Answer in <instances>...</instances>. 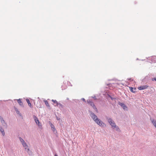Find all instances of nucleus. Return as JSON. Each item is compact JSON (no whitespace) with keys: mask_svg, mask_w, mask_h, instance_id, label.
I'll list each match as a JSON object with an SVG mask.
<instances>
[{"mask_svg":"<svg viewBox=\"0 0 156 156\" xmlns=\"http://www.w3.org/2000/svg\"><path fill=\"white\" fill-rule=\"evenodd\" d=\"M34 119L36 124H37L39 126L41 127L42 125L41 123L40 122L38 118L35 116H34Z\"/></svg>","mask_w":156,"mask_h":156,"instance_id":"7ed1b4c3","label":"nucleus"},{"mask_svg":"<svg viewBox=\"0 0 156 156\" xmlns=\"http://www.w3.org/2000/svg\"><path fill=\"white\" fill-rule=\"evenodd\" d=\"M50 126L52 130L53 131V132H55V129L54 125L51 123L50 124Z\"/></svg>","mask_w":156,"mask_h":156,"instance_id":"6e6552de","label":"nucleus"},{"mask_svg":"<svg viewBox=\"0 0 156 156\" xmlns=\"http://www.w3.org/2000/svg\"><path fill=\"white\" fill-rule=\"evenodd\" d=\"M3 136L4 135H5V132L4 131V130H2V131L1 132Z\"/></svg>","mask_w":156,"mask_h":156,"instance_id":"f3484780","label":"nucleus"},{"mask_svg":"<svg viewBox=\"0 0 156 156\" xmlns=\"http://www.w3.org/2000/svg\"><path fill=\"white\" fill-rule=\"evenodd\" d=\"M44 102L47 107H50V106L49 105V104L47 101L45 100V101H44Z\"/></svg>","mask_w":156,"mask_h":156,"instance_id":"f8f14e48","label":"nucleus"},{"mask_svg":"<svg viewBox=\"0 0 156 156\" xmlns=\"http://www.w3.org/2000/svg\"><path fill=\"white\" fill-rule=\"evenodd\" d=\"M130 91L132 92H133V93H135V90H133V88L132 87H130Z\"/></svg>","mask_w":156,"mask_h":156,"instance_id":"dca6fc26","label":"nucleus"},{"mask_svg":"<svg viewBox=\"0 0 156 156\" xmlns=\"http://www.w3.org/2000/svg\"><path fill=\"white\" fill-rule=\"evenodd\" d=\"M17 102L20 105H22V102L20 99L17 100Z\"/></svg>","mask_w":156,"mask_h":156,"instance_id":"9b49d317","label":"nucleus"},{"mask_svg":"<svg viewBox=\"0 0 156 156\" xmlns=\"http://www.w3.org/2000/svg\"><path fill=\"white\" fill-rule=\"evenodd\" d=\"M26 101L27 102L29 106L30 107H31V104L30 103L29 100L28 99H26Z\"/></svg>","mask_w":156,"mask_h":156,"instance_id":"9d476101","label":"nucleus"},{"mask_svg":"<svg viewBox=\"0 0 156 156\" xmlns=\"http://www.w3.org/2000/svg\"><path fill=\"white\" fill-rule=\"evenodd\" d=\"M108 122L112 126V127L113 128H116L118 129V127H116L115 124L114 123V122L111 119H108Z\"/></svg>","mask_w":156,"mask_h":156,"instance_id":"f03ea898","label":"nucleus"},{"mask_svg":"<svg viewBox=\"0 0 156 156\" xmlns=\"http://www.w3.org/2000/svg\"><path fill=\"white\" fill-rule=\"evenodd\" d=\"M82 100H83V101H85V99H84V98H83V99H82Z\"/></svg>","mask_w":156,"mask_h":156,"instance_id":"412c9836","label":"nucleus"},{"mask_svg":"<svg viewBox=\"0 0 156 156\" xmlns=\"http://www.w3.org/2000/svg\"><path fill=\"white\" fill-rule=\"evenodd\" d=\"M87 102L90 104V105L92 107H93L94 109L97 112L98 111V110L95 107V106L94 105V103L90 101H87Z\"/></svg>","mask_w":156,"mask_h":156,"instance_id":"20e7f679","label":"nucleus"},{"mask_svg":"<svg viewBox=\"0 0 156 156\" xmlns=\"http://www.w3.org/2000/svg\"><path fill=\"white\" fill-rule=\"evenodd\" d=\"M90 116L94 120L97 124L100 126L104 127L105 126V125L103 123L100 119L97 118V116L94 113H91L90 114Z\"/></svg>","mask_w":156,"mask_h":156,"instance_id":"f257e3e1","label":"nucleus"},{"mask_svg":"<svg viewBox=\"0 0 156 156\" xmlns=\"http://www.w3.org/2000/svg\"><path fill=\"white\" fill-rule=\"evenodd\" d=\"M23 146L25 147V149H27L28 151H29V148H28V146L26 144V143L24 141H23L22 143Z\"/></svg>","mask_w":156,"mask_h":156,"instance_id":"423d86ee","label":"nucleus"},{"mask_svg":"<svg viewBox=\"0 0 156 156\" xmlns=\"http://www.w3.org/2000/svg\"><path fill=\"white\" fill-rule=\"evenodd\" d=\"M55 156H58L56 154H55Z\"/></svg>","mask_w":156,"mask_h":156,"instance_id":"5701e85b","label":"nucleus"},{"mask_svg":"<svg viewBox=\"0 0 156 156\" xmlns=\"http://www.w3.org/2000/svg\"><path fill=\"white\" fill-rule=\"evenodd\" d=\"M152 123H153V125H154V126L156 128V121L153 120L152 121Z\"/></svg>","mask_w":156,"mask_h":156,"instance_id":"4468645a","label":"nucleus"},{"mask_svg":"<svg viewBox=\"0 0 156 156\" xmlns=\"http://www.w3.org/2000/svg\"><path fill=\"white\" fill-rule=\"evenodd\" d=\"M20 140L22 143V142H23V141H24L22 139L20 138Z\"/></svg>","mask_w":156,"mask_h":156,"instance_id":"6ab92c4d","label":"nucleus"},{"mask_svg":"<svg viewBox=\"0 0 156 156\" xmlns=\"http://www.w3.org/2000/svg\"><path fill=\"white\" fill-rule=\"evenodd\" d=\"M16 112L17 113H18L19 114L20 113V112L18 111L16 109Z\"/></svg>","mask_w":156,"mask_h":156,"instance_id":"aec40b11","label":"nucleus"},{"mask_svg":"<svg viewBox=\"0 0 156 156\" xmlns=\"http://www.w3.org/2000/svg\"><path fill=\"white\" fill-rule=\"evenodd\" d=\"M52 101L55 104V105H58V103L56 100H52Z\"/></svg>","mask_w":156,"mask_h":156,"instance_id":"ddd939ff","label":"nucleus"},{"mask_svg":"<svg viewBox=\"0 0 156 156\" xmlns=\"http://www.w3.org/2000/svg\"><path fill=\"white\" fill-rule=\"evenodd\" d=\"M148 86L147 85L141 86L138 87V89L139 90H144L147 89Z\"/></svg>","mask_w":156,"mask_h":156,"instance_id":"39448f33","label":"nucleus"},{"mask_svg":"<svg viewBox=\"0 0 156 156\" xmlns=\"http://www.w3.org/2000/svg\"><path fill=\"white\" fill-rule=\"evenodd\" d=\"M154 80L156 81V78H154Z\"/></svg>","mask_w":156,"mask_h":156,"instance_id":"4be33fe9","label":"nucleus"},{"mask_svg":"<svg viewBox=\"0 0 156 156\" xmlns=\"http://www.w3.org/2000/svg\"><path fill=\"white\" fill-rule=\"evenodd\" d=\"M2 130H4L3 129L2 127H0V131L1 132L2 131Z\"/></svg>","mask_w":156,"mask_h":156,"instance_id":"a211bd4d","label":"nucleus"},{"mask_svg":"<svg viewBox=\"0 0 156 156\" xmlns=\"http://www.w3.org/2000/svg\"><path fill=\"white\" fill-rule=\"evenodd\" d=\"M57 120H58V118L57 119Z\"/></svg>","mask_w":156,"mask_h":156,"instance_id":"b1692460","label":"nucleus"},{"mask_svg":"<svg viewBox=\"0 0 156 156\" xmlns=\"http://www.w3.org/2000/svg\"><path fill=\"white\" fill-rule=\"evenodd\" d=\"M121 106L124 109H126L127 108V107L125 104L123 103H121Z\"/></svg>","mask_w":156,"mask_h":156,"instance_id":"1a4fd4ad","label":"nucleus"},{"mask_svg":"<svg viewBox=\"0 0 156 156\" xmlns=\"http://www.w3.org/2000/svg\"><path fill=\"white\" fill-rule=\"evenodd\" d=\"M156 57L155 56H153L150 58L152 60V62L154 63L155 62Z\"/></svg>","mask_w":156,"mask_h":156,"instance_id":"0eeeda50","label":"nucleus"},{"mask_svg":"<svg viewBox=\"0 0 156 156\" xmlns=\"http://www.w3.org/2000/svg\"><path fill=\"white\" fill-rule=\"evenodd\" d=\"M0 119H1V122L3 124V123H5V121L4 120V119H3L2 118V117H0Z\"/></svg>","mask_w":156,"mask_h":156,"instance_id":"2eb2a0df","label":"nucleus"},{"mask_svg":"<svg viewBox=\"0 0 156 156\" xmlns=\"http://www.w3.org/2000/svg\"><path fill=\"white\" fill-rule=\"evenodd\" d=\"M57 120H58V118L57 119Z\"/></svg>","mask_w":156,"mask_h":156,"instance_id":"393cba45","label":"nucleus"}]
</instances>
